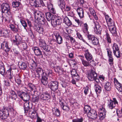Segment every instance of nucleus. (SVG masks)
<instances>
[{
  "mask_svg": "<svg viewBox=\"0 0 122 122\" xmlns=\"http://www.w3.org/2000/svg\"><path fill=\"white\" fill-rule=\"evenodd\" d=\"M10 31L9 30L2 29L0 30V34L5 38L8 37L9 36Z\"/></svg>",
  "mask_w": 122,
  "mask_h": 122,
  "instance_id": "nucleus-14",
  "label": "nucleus"
},
{
  "mask_svg": "<svg viewBox=\"0 0 122 122\" xmlns=\"http://www.w3.org/2000/svg\"><path fill=\"white\" fill-rule=\"evenodd\" d=\"M11 68L7 70L5 73V76H6L9 79H12L13 75V73H11Z\"/></svg>",
  "mask_w": 122,
  "mask_h": 122,
  "instance_id": "nucleus-25",
  "label": "nucleus"
},
{
  "mask_svg": "<svg viewBox=\"0 0 122 122\" xmlns=\"http://www.w3.org/2000/svg\"><path fill=\"white\" fill-rule=\"evenodd\" d=\"M106 111H104L103 112H100L99 115L100 120H102L104 119L106 117Z\"/></svg>",
  "mask_w": 122,
  "mask_h": 122,
  "instance_id": "nucleus-42",
  "label": "nucleus"
},
{
  "mask_svg": "<svg viewBox=\"0 0 122 122\" xmlns=\"http://www.w3.org/2000/svg\"><path fill=\"white\" fill-rule=\"evenodd\" d=\"M78 14L81 18L84 17V11L83 9L81 8H79L77 9Z\"/></svg>",
  "mask_w": 122,
  "mask_h": 122,
  "instance_id": "nucleus-22",
  "label": "nucleus"
},
{
  "mask_svg": "<svg viewBox=\"0 0 122 122\" xmlns=\"http://www.w3.org/2000/svg\"><path fill=\"white\" fill-rule=\"evenodd\" d=\"M87 37L88 40H91V41H92V40L96 38L94 36L90 34H88L87 35Z\"/></svg>",
  "mask_w": 122,
  "mask_h": 122,
  "instance_id": "nucleus-60",
  "label": "nucleus"
},
{
  "mask_svg": "<svg viewBox=\"0 0 122 122\" xmlns=\"http://www.w3.org/2000/svg\"><path fill=\"white\" fill-rule=\"evenodd\" d=\"M90 12L91 14L94 16V18L96 20H97L98 18L95 11L92 9H90Z\"/></svg>",
  "mask_w": 122,
  "mask_h": 122,
  "instance_id": "nucleus-46",
  "label": "nucleus"
},
{
  "mask_svg": "<svg viewBox=\"0 0 122 122\" xmlns=\"http://www.w3.org/2000/svg\"><path fill=\"white\" fill-rule=\"evenodd\" d=\"M46 18L47 20L49 21H52L55 18V16L50 12H47L45 13Z\"/></svg>",
  "mask_w": 122,
  "mask_h": 122,
  "instance_id": "nucleus-20",
  "label": "nucleus"
},
{
  "mask_svg": "<svg viewBox=\"0 0 122 122\" xmlns=\"http://www.w3.org/2000/svg\"><path fill=\"white\" fill-rule=\"evenodd\" d=\"M105 90L107 91H110L111 88V84L110 83L107 82L104 86Z\"/></svg>",
  "mask_w": 122,
  "mask_h": 122,
  "instance_id": "nucleus-35",
  "label": "nucleus"
},
{
  "mask_svg": "<svg viewBox=\"0 0 122 122\" xmlns=\"http://www.w3.org/2000/svg\"><path fill=\"white\" fill-rule=\"evenodd\" d=\"M113 24L112 25V24H111L108 26H109V30L113 36H115L117 34L116 28L114 23H113Z\"/></svg>",
  "mask_w": 122,
  "mask_h": 122,
  "instance_id": "nucleus-17",
  "label": "nucleus"
},
{
  "mask_svg": "<svg viewBox=\"0 0 122 122\" xmlns=\"http://www.w3.org/2000/svg\"><path fill=\"white\" fill-rule=\"evenodd\" d=\"M48 7L49 10L51 13L54 14L56 13V11L51 4L49 5Z\"/></svg>",
  "mask_w": 122,
  "mask_h": 122,
  "instance_id": "nucleus-48",
  "label": "nucleus"
},
{
  "mask_svg": "<svg viewBox=\"0 0 122 122\" xmlns=\"http://www.w3.org/2000/svg\"><path fill=\"white\" fill-rule=\"evenodd\" d=\"M20 3L19 1H16L15 2H13L12 3V6L13 7H18L19 6Z\"/></svg>",
  "mask_w": 122,
  "mask_h": 122,
  "instance_id": "nucleus-49",
  "label": "nucleus"
},
{
  "mask_svg": "<svg viewBox=\"0 0 122 122\" xmlns=\"http://www.w3.org/2000/svg\"><path fill=\"white\" fill-rule=\"evenodd\" d=\"M52 111L53 114L57 116H59L60 114V111L59 109L54 108L52 109Z\"/></svg>",
  "mask_w": 122,
  "mask_h": 122,
  "instance_id": "nucleus-39",
  "label": "nucleus"
},
{
  "mask_svg": "<svg viewBox=\"0 0 122 122\" xmlns=\"http://www.w3.org/2000/svg\"><path fill=\"white\" fill-rule=\"evenodd\" d=\"M42 48L43 50L46 51L48 52H50L51 50L53 49V48L52 46H46V45L44 46Z\"/></svg>",
  "mask_w": 122,
  "mask_h": 122,
  "instance_id": "nucleus-41",
  "label": "nucleus"
},
{
  "mask_svg": "<svg viewBox=\"0 0 122 122\" xmlns=\"http://www.w3.org/2000/svg\"><path fill=\"white\" fill-rule=\"evenodd\" d=\"M4 66L2 63L0 64V73L4 76H5V72Z\"/></svg>",
  "mask_w": 122,
  "mask_h": 122,
  "instance_id": "nucleus-32",
  "label": "nucleus"
},
{
  "mask_svg": "<svg viewBox=\"0 0 122 122\" xmlns=\"http://www.w3.org/2000/svg\"><path fill=\"white\" fill-rule=\"evenodd\" d=\"M50 43L51 45H55L56 43V41L54 39H50Z\"/></svg>",
  "mask_w": 122,
  "mask_h": 122,
  "instance_id": "nucleus-61",
  "label": "nucleus"
},
{
  "mask_svg": "<svg viewBox=\"0 0 122 122\" xmlns=\"http://www.w3.org/2000/svg\"><path fill=\"white\" fill-rule=\"evenodd\" d=\"M83 119L82 117L80 118H77L72 120V122H83Z\"/></svg>",
  "mask_w": 122,
  "mask_h": 122,
  "instance_id": "nucleus-51",
  "label": "nucleus"
},
{
  "mask_svg": "<svg viewBox=\"0 0 122 122\" xmlns=\"http://www.w3.org/2000/svg\"><path fill=\"white\" fill-rule=\"evenodd\" d=\"M39 96H36L35 95V94L33 96L32 99V102L35 104L39 102Z\"/></svg>",
  "mask_w": 122,
  "mask_h": 122,
  "instance_id": "nucleus-34",
  "label": "nucleus"
},
{
  "mask_svg": "<svg viewBox=\"0 0 122 122\" xmlns=\"http://www.w3.org/2000/svg\"><path fill=\"white\" fill-rule=\"evenodd\" d=\"M28 87L31 91L34 92V94L37 92V91H36V87L33 84L31 83H29Z\"/></svg>",
  "mask_w": 122,
  "mask_h": 122,
  "instance_id": "nucleus-28",
  "label": "nucleus"
},
{
  "mask_svg": "<svg viewBox=\"0 0 122 122\" xmlns=\"http://www.w3.org/2000/svg\"><path fill=\"white\" fill-rule=\"evenodd\" d=\"M106 50H107L108 56H112V54L111 51L108 48H107Z\"/></svg>",
  "mask_w": 122,
  "mask_h": 122,
  "instance_id": "nucleus-64",
  "label": "nucleus"
},
{
  "mask_svg": "<svg viewBox=\"0 0 122 122\" xmlns=\"http://www.w3.org/2000/svg\"><path fill=\"white\" fill-rule=\"evenodd\" d=\"M59 101L61 107L65 104L64 100L61 97L59 98Z\"/></svg>",
  "mask_w": 122,
  "mask_h": 122,
  "instance_id": "nucleus-55",
  "label": "nucleus"
},
{
  "mask_svg": "<svg viewBox=\"0 0 122 122\" xmlns=\"http://www.w3.org/2000/svg\"><path fill=\"white\" fill-rule=\"evenodd\" d=\"M15 39L13 40V42L15 43L17 46H19L22 43V38L18 34H17L15 36Z\"/></svg>",
  "mask_w": 122,
  "mask_h": 122,
  "instance_id": "nucleus-10",
  "label": "nucleus"
},
{
  "mask_svg": "<svg viewBox=\"0 0 122 122\" xmlns=\"http://www.w3.org/2000/svg\"><path fill=\"white\" fill-rule=\"evenodd\" d=\"M15 111L12 107H3L0 110V117L4 120L7 118L10 113H13Z\"/></svg>",
  "mask_w": 122,
  "mask_h": 122,
  "instance_id": "nucleus-2",
  "label": "nucleus"
},
{
  "mask_svg": "<svg viewBox=\"0 0 122 122\" xmlns=\"http://www.w3.org/2000/svg\"><path fill=\"white\" fill-rule=\"evenodd\" d=\"M27 64L24 62L22 63L19 62L18 64L19 68L20 69L24 70L26 69L27 67Z\"/></svg>",
  "mask_w": 122,
  "mask_h": 122,
  "instance_id": "nucleus-29",
  "label": "nucleus"
},
{
  "mask_svg": "<svg viewBox=\"0 0 122 122\" xmlns=\"http://www.w3.org/2000/svg\"><path fill=\"white\" fill-rule=\"evenodd\" d=\"M34 14L35 19L37 20L43 14L39 11L36 10L34 11Z\"/></svg>",
  "mask_w": 122,
  "mask_h": 122,
  "instance_id": "nucleus-31",
  "label": "nucleus"
},
{
  "mask_svg": "<svg viewBox=\"0 0 122 122\" xmlns=\"http://www.w3.org/2000/svg\"><path fill=\"white\" fill-rule=\"evenodd\" d=\"M82 64L85 66L87 67L90 66V61H87L84 59L83 58H81Z\"/></svg>",
  "mask_w": 122,
  "mask_h": 122,
  "instance_id": "nucleus-38",
  "label": "nucleus"
},
{
  "mask_svg": "<svg viewBox=\"0 0 122 122\" xmlns=\"http://www.w3.org/2000/svg\"><path fill=\"white\" fill-rule=\"evenodd\" d=\"M112 48L113 49V53H115V51H119V48L117 45L116 43H114L112 46Z\"/></svg>",
  "mask_w": 122,
  "mask_h": 122,
  "instance_id": "nucleus-44",
  "label": "nucleus"
},
{
  "mask_svg": "<svg viewBox=\"0 0 122 122\" xmlns=\"http://www.w3.org/2000/svg\"><path fill=\"white\" fill-rule=\"evenodd\" d=\"M84 30L88 34H89V32L88 31V25L86 23L84 24Z\"/></svg>",
  "mask_w": 122,
  "mask_h": 122,
  "instance_id": "nucleus-58",
  "label": "nucleus"
},
{
  "mask_svg": "<svg viewBox=\"0 0 122 122\" xmlns=\"http://www.w3.org/2000/svg\"><path fill=\"white\" fill-rule=\"evenodd\" d=\"M36 31L39 34H43L44 31V29L42 27L38 26L37 27Z\"/></svg>",
  "mask_w": 122,
  "mask_h": 122,
  "instance_id": "nucleus-45",
  "label": "nucleus"
},
{
  "mask_svg": "<svg viewBox=\"0 0 122 122\" xmlns=\"http://www.w3.org/2000/svg\"><path fill=\"white\" fill-rule=\"evenodd\" d=\"M108 61L110 62L109 64L111 66L113 64V58L112 56H108Z\"/></svg>",
  "mask_w": 122,
  "mask_h": 122,
  "instance_id": "nucleus-56",
  "label": "nucleus"
},
{
  "mask_svg": "<svg viewBox=\"0 0 122 122\" xmlns=\"http://www.w3.org/2000/svg\"><path fill=\"white\" fill-rule=\"evenodd\" d=\"M20 22L23 26L25 28H26L27 27V24L25 21L22 20H20Z\"/></svg>",
  "mask_w": 122,
  "mask_h": 122,
  "instance_id": "nucleus-62",
  "label": "nucleus"
},
{
  "mask_svg": "<svg viewBox=\"0 0 122 122\" xmlns=\"http://www.w3.org/2000/svg\"><path fill=\"white\" fill-rule=\"evenodd\" d=\"M105 18L108 25L111 24L113 25V23H114V22L108 15H105Z\"/></svg>",
  "mask_w": 122,
  "mask_h": 122,
  "instance_id": "nucleus-26",
  "label": "nucleus"
},
{
  "mask_svg": "<svg viewBox=\"0 0 122 122\" xmlns=\"http://www.w3.org/2000/svg\"><path fill=\"white\" fill-rule=\"evenodd\" d=\"M46 45V44L44 40L42 39L40 40L39 46L40 47L43 48Z\"/></svg>",
  "mask_w": 122,
  "mask_h": 122,
  "instance_id": "nucleus-43",
  "label": "nucleus"
},
{
  "mask_svg": "<svg viewBox=\"0 0 122 122\" xmlns=\"http://www.w3.org/2000/svg\"><path fill=\"white\" fill-rule=\"evenodd\" d=\"M64 23L68 26H70L72 25V23L66 16H65L64 19Z\"/></svg>",
  "mask_w": 122,
  "mask_h": 122,
  "instance_id": "nucleus-33",
  "label": "nucleus"
},
{
  "mask_svg": "<svg viewBox=\"0 0 122 122\" xmlns=\"http://www.w3.org/2000/svg\"><path fill=\"white\" fill-rule=\"evenodd\" d=\"M13 88L17 92V94L19 97L21 98V96H22L23 97L24 96L23 93H25V92H23L22 90H16L15 86H13Z\"/></svg>",
  "mask_w": 122,
  "mask_h": 122,
  "instance_id": "nucleus-36",
  "label": "nucleus"
},
{
  "mask_svg": "<svg viewBox=\"0 0 122 122\" xmlns=\"http://www.w3.org/2000/svg\"><path fill=\"white\" fill-rule=\"evenodd\" d=\"M19 76V78H18L15 79V82L17 83L18 85L21 84V81L20 78V77L19 76V75H17Z\"/></svg>",
  "mask_w": 122,
  "mask_h": 122,
  "instance_id": "nucleus-63",
  "label": "nucleus"
},
{
  "mask_svg": "<svg viewBox=\"0 0 122 122\" xmlns=\"http://www.w3.org/2000/svg\"><path fill=\"white\" fill-rule=\"evenodd\" d=\"M30 2L31 5L36 7H40L41 5L40 3V0H31Z\"/></svg>",
  "mask_w": 122,
  "mask_h": 122,
  "instance_id": "nucleus-24",
  "label": "nucleus"
},
{
  "mask_svg": "<svg viewBox=\"0 0 122 122\" xmlns=\"http://www.w3.org/2000/svg\"><path fill=\"white\" fill-rule=\"evenodd\" d=\"M29 114L32 118L36 119L38 116V114L36 112V110L34 109L33 111L31 112L30 111L29 112Z\"/></svg>",
  "mask_w": 122,
  "mask_h": 122,
  "instance_id": "nucleus-21",
  "label": "nucleus"
},
{
  "mask_svg": "<svg viewBox=\"0 0 122 122\" xmlns=\"http://www.w3.org/2000/svg\"><path fill=\"white\" fill-rule=\"evenodd\" d=\"M23 94L24 96L23 97L21 96V98L25 102L24 103V108L25 113H27L30 108L29 101L30 97L29 95L27 92L23 93Z\"/></svg>",
  "mask_w": 122,
  "mask_h": 122,
  "instance_id": "nucleus-3",
  "label": "nucleus"
},
{
  "mask_svg": "<svg viewBox=\"0 0 122 122\" xmlns=\"http://www.w3.org/2000/svg\"><path fill=\"white\" fill-rule=\"evenodd\" d=\"M61 108L64 111L66 112H69L70 109V108L68 105L66 104H65L61 107Z\"/></svg>",
  "mask_w": 122,
  "mask_h": 122,
  "instance_id": "nucleus-37",
  "label": "nucleus"
},
{
  "mask_svg": "<svg viewBox=\"0 0 122 122\" xmlns=\"http://www.w3.org/2000/svg\"><path fill=\"white\" fill-rule=\"evenodd\" d=\"M107 103L108 108L111 110L114 109L116 105H118V103L115 98H113L112 100L111 99L108 100Z\"/></svg>",
  "mask_w": 122,
  "mask_h": 122,
  "instance_id": "nucleus-4",
  "label": "nucleus"
},
{
  "mask_svg": "<svg viewBox=\"0 0 122 122\" xmlns=\"http://www.w3.org/2000/svg\"><path fill=\"white\" fill-rule=\"evenodd\" d=\"M115 51V53H113L114 55L117 58H120L121 57V55L119 50V51H118V52L117 51Z\"/></svg>",
  "mask_w": 122,
  "mask_h": 122,
  "instance_id": "nucleus-59",
  "label": "nucleus"
},
{
  "mask_svg": "<svg viewBox=\"0 0 122 122\" xmlns=\"http://www.w3.org/2000/svg\"><path fill=\"white\" fill-rule=\"evenodd\" d=\"M35 55L37 56H41L43 57L42 52L39 47L34 46L32 48Z\"/></svg>",
  "mask_w": 122,
  "mask_h": 122,
  "instance_id": "nucleus-11",
  "label": "nucleus"
},
{
  "mask_svg": "<svg viewBox=\"0 0 122 122\" xmlns=\"http://www.w3.org/2000/svg\"><path fill=\"white\" fill-rule=\"evenodd\" d=\"M55 71L56 72L59 73H61L62 70L60 66H56L55 68Z\"/></svg>",
  "mask_w": 122,
  "mask_h": 122,
  "instance_id": "nucleus-53",
  "label": "nucleus"
},
{
  "mask_svg": "<svg viewBox=\"0 0 122 122\" xmlns=\"http://www.w3.org/2000/svg\"><path fill=\"white\" fill-rule=\"evenodd\" d=\"M69 82L66 80L63 82H62V83L61 84V85L63 87L66 88V86L69 85Z\"/></svg>",
  "mask_w": 122,
  "mask_h": 122,
  "instance_id": "nucleus-52",
  "label": "nucleus"
},
{
  "mask_svg": "<svg viewBox=\"0 0 122 122\" xmlns=\"http://www.w3.org/2000/svg\"><path fill=\"white\" fill-rule=\"evenodd\" d=\"M36 72L37 74L34 73L33 75V77L35 78L36 79H39L40 78L41 76V82L45 86L47 85L48 82V76L45 71L42 68L38 67L37 68Z\"/></svg>",
  "mask_w": 122,
  "mask_h": 122,
  "instance_id": "nucleus-1",
  "label": "nucleus"
},
{
  "mask_svg": "<svg viewBox=\"0 0 122 122\" xmlns=\"http://www.w3.org/2000/svg\"><path fill=\"white\" fill-rule=\"evenodd\" d=\"M1 48L2 49L5 50L8 55V52L10 50V48L9 47L8 44L6 41H4L2 43H1Z\"/></svg>",
  "mask_w": 122,
  "mask_h": 122,
  "instance_id": "nucleus-15",
  "label": "nucleus"
},
{
  "mask_svg": "<svg viewBox=\"0 0 122 122\" xmlns=\"http://www.w3.org/2000/svg\"><path fill=\"white\" fill-rule=\"evenodd\" d=\"M114 83L115 87L119 91L122 92V84L120 83L115 78L114 79Z\"/></svg>",
  "mask_w": 122,
  "mask_h": 122,
  "instance_id": "nucleus-16",
  "label": "nucleus"
},
{
  "mask_svg": "<svg viewBox=\"0 0 122 122\" xmlns=\"http://www.w3.org/2000/svg\"><path fill=\"white\" fill-rule=\"evenodd\" d=\"M92 44L94 45H98L99 43V41L96 38H95L94 39L92 40L91 41Z\"/></svg>",
  "mask_w": 122,
  "mask_h": 122,
  "instance_id": "nucleus-54",
  "label": "nucleus"
},
{
  "mask_svg": "<svg viewBox=\"0 0 122 122\" xmlns=\"http://www.w3.org/2000/svg\"><path fill=\"white\" fill-rule=\"evenodd\" d=\"M38 63L37 62L33 61V62L31 64H30V65L32 67L36 69V67H37L38 65Z\"/></svg>",
  "mask_w": 122,
  "mask_h": 122,
  "instance_id": "nucleus-57",
  "label": "nucleus"
},
{
  "mask_svg": "<svg viewBox=\"0 0 122 122\" xmlns=\"http://www.w3.org/2000/svg\"><path fill=\"white\" fill-rule=\"evenodd\" d=\"M85 53L84 56L86 60L88 61L91 62L93 61L92 56V54L89 52L88 50L87 49L84 51Z\"/></svg>",
  "mask_w": 122,
  "mask_h": 122,
  "instance_id": "nucleus-13",
  "label": "nucleus"
},
{
  "mask_svg": "<svg viewBox=\"0 0 122 122\" xmlns=\"http://www.w3.org/2000/svg\"><path fill=\"white\" fill-rule=\"evenodd\" d=\"M60 3H59L58 5L61 10L63 11L64 10H65V1L64 0H59Z\"/></svg>",
  "mask_w": 122,
  "mask_h": 122,
  "instance_id": "nucleus-30",
  "label": "nucleus"
},
{
  "mask_svg": "<svg viewBox=\"0 0 122 122\" xmlns=\"http://www.w3.org/2000/svg\"><path fill=\"white\" fill-rule=\"evenodd\" d=\"M2 13H8L10 14V9L9 4L7 3H3L1 6Z\"/></svg>",
  "mask_w": 122,
  "mask_h": 122,
  "instance_id": "nucleus-5",
  "label": "nucleus"
},
{
  "mask_svg": "<svg viewBox=\"0 0 122 122\" xmlns=\"http://www.w3.org/2000/svg\"><path fill=\"white\" fill-rule=\"evenodd\" d=\"M56 37V43L59 44H60L62 43L63 39L62 37L60 36L58 33L54 34Z\"/></svg>",
  "mask_w": 122,
  "mask_h": 122,
  "instance_id": "nucleus-19",
  "label": "nucleus"
},
{
  "mask_svg": "<svg viewBox=\"0 0 122 122\" xmlns=\"http://www.w3.org/2000/svg\"><path fill=\"white\" fill-rule=\"evenodd\" d=\"M97 76V74L94 71L92 70L91 71L88 73V78L89 80L93 81L96 76Z\"/></svg>",
  "mask_w": 122,
  "mask_h": 122,
  "instance_id": "nucleus-12",
  "label": "nucleus"
},
{
  "mask_svg": "<svg viewBox=\"0 0 122 122\" xmlns=\"http://www.w3.org/2000/svg\"><path fill=\"white\" fill-rule=\"evenodd\" d=\"M44 15L43 14L40 16L39 18L38 19V20H37L41 22H43V23H44L46 20L44 18Z\"/></svg>",
  "mask_w": 122,
  "mask_h": 122,
  "instance_id": "nucleus-50",
  "label": "nucleus"
},
{
  "mask_svg": "<svg viewBox=\"0 0 122 122\" xmlns=\"http://www.w3.org/2000/svg\"><path fill=\"white\" fill-rule=\"evenodd\" d=\"M106 34L104 36L105 37V40L107 41V43H112V39L111 38L110 34L107 31H105Z\"/></svg>",
  "mask_w": 122,
  "mask_h": 122,
  "instance_id": "nucleus-27",
  "label": "nucleus"
},
{
  "mask_svg": "<svg viewBox=\"0 0 122 122\" xmlns=\"http://www.w3.org/2000/svg\"><path fill=\"white\" fill-rule=\"evenodd\" d=\"M95 27L94 28L95 32L97 34H101L102 31V28L97 22L95 23Z\"/></svg>",
  "mask_w": 122,
  "mask_h": 122,
  "instance_id": "nucleus-18",
  "label": "nucleus"
},
{
  "mask_svg": "<svg viewBox=\"0 0 122 122\" xmlns=\"http://www.w3.org/2000/svg\"><path fill=\"white\" fill-rule=\"evenodd\" d=\"M9 94L11 99L16 100L17 97V93H16L14 90L11 89L10 92Z\"/></svg>",
  "mask_w": 122,
  "mask_h": 122,
  "instance_id": "nucleus-23",
  "label": "nucleus"
},
{
  "mask_svg": "<svg viewBox=\"0 0 122 122\" xmlns=\"http://www.w3.org/2000/svg\"><path fill=\"white\" fill-rule=\"evenodd\" d=\"M59 86L58 82L56 81H51L50 82V88L53 91L58 89Z\"/></svg>",
  "mask_w": 122,
  "mask_h": 122,
  "instance_id": "nucleus-8",
  "label": "nucleus"
},
{
  "mask_svg": "<svg viewBox=\"0 0 122 122\" xmlns=\"http://www.w3.org/2000/svg\"><path fill=\"white\" fill-rule=\"evenodd\" d=\"M95 91L97 94L100 93L102 91V88L99 85H97L96 87Z\"/></svg>",
  "mask_w": 122,
  "mask_h": 122,
  "instance_id": "nucleus-47",
  "label": "nucleus"
},
{
  "mask_svg": "<svg viewBox=\"0 0 122 122\" xmlns=\"http://www.w3.org/2000/svg\"><path fill=\"white\" fill-rule=\"evenodd\" d=\"M91 108L88 105H85L84 108V113H88L91 111Z\"/></svg>",
  "mask_w": 122,
  "mask_h": 122,
  "instance_id": "nucleus-40",
  "label": "nucleus"
},
{
  "mask_svg": "<svg viewBox=\"0 0 122 122\" xmlns=\"http://www.w3.org/2000/svg\"><path fill=\"white\" fill-rule=\"evenodd\" d=\"M87 117L93 120L96 119L97 117V114L96 111L93 109L91 110L87 114Z\"/></svg>",
  "mask_w": 122,
  "mask_h": 122,
  "instance_id": "nucleus-9",
  "label": "nucleus"
},
{
  "mask_svg": "<svg viewBox=\"0 0 122 122\" xmlns=\"http://www.w3.org/2000/svg\"><path fill=\"white\" fill-rule=\"evenodd\" d=\"M41 99L43 100L47 101L51 98L50 92L49 91H46L43 92L40 97Z\"/></svg>",
  "mask_w": 122,
  "mask_h": 122,
  "instance_id": "nucleus-6",
  "label": "nucleus"
},
{
  "mask_svg": "<svg viewBox=\"0 0 122 122\" xmlns=\"http://www.w3.org/2000/svg\"><path fill=\"white\" fill-rule=\"evenodd\" d=\"M55 18L51 21V23L53 27H55L57 25H60L62 22V20L60 17L55 16Z\"/></svg>",
  "mask_w": 122,
  "mask_h": 122,
  "instance_id": "nucleus-7",
  "label": "nucleus"
}]
</instances>
